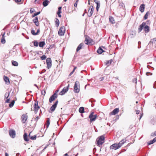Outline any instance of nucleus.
I'll list each match as a JSON object with an SVG mask.
<instances>
[{"instance_id":"2eb2a0df","label":"nucleus","mask_w":156,"mask_h":156,"mask_svg":"<svg viewBox=\"0 0 156 156\" xmlns=\"http://www.w3.org/2000/svg\"><path fill=\"white\" fill-rule=\"evenodd\" d=\"M145 23L143 22L140 26L139 28H138L139 32H140L142 30L144 27L145 26Z\"/></svg>"},{"instance_id":"9b49d317","label":"nucleus","mask_w":156,"mask_h":156,"mask_svg":"<svg viewBox=\"0 0 156 156\" xmlns=\"http://www.w3.org/2000/svg\"><path fill=\"white\" fill-rule=\"evenodd\" d=\"M56 98L57 94L55 93L50 97L49 99V102L51 103L52 101L54 100Z\"/></svg>"},{"instance_id":"ddd939ff","label":"nucleus","mask_w":156,"mask_h":156,"mask_svg":"<svg viewBox=\"0 0 156 156\" xmlns=\"http://www.w3.org/2000/svg\"><path fill=\"white\" fill-rule=\"evenodd\" d=\"M27 119V116L26 114H23L22 116V122L24 123L26 121Z\"/></svg>"},{"instance_id":"412c9836","label":"nucleus","mask_w":156,"mask_h":156,"mask_svg":"<svg viewBox=\"0 0 156 156\" xmlns=\"http://www.w3.org/2000/svg\"><path fill=\"white\" fill-rule=\"evenodd\" d=\"M4 81H5V83H10V82L9 80V79L7 77L4 76Z\"/></svg>"},{"instance_id":"7c9ffc66","label":"nucleus","mask_w":156,"mask_h":156,"mask_svg":"<svg viewBox=\"0 0 156 156\" xmlns=\"http://www.w3.org/2000/svg\"><path fill=\"white\" fill-rule=\"evenodd\" d=\"M112 61V60L111 59L110 60L106 61L105 63L106 65H108V66H109L111 64Z\"/></svg>"},{"instance_id":"9d476101","label":"nucleus","mask_w":156,"mask_h":156,"mask_svg":"<svg viewBox=\"0 0 156 156\" xmlns=\"http://www.w3.org/2000/svg\"><path fill=\"white\" fill-rule=\"evenodd\" d=\"M119 112V109L118 108H115L112 112L109 113L110 115H115Z\"/></svg>"},{"instance_id":"f3484780","label":"nucleus","mask_w":156,"mask_h":156,"mask_svg":"<svg viewBox=\"0 0 156 156\" xmlns=\"http://www.w3.org/2000/svg\"><path fill=\"white\" fill-rule=\"evenodd\" d=\"M145 8V5L144 4H142L140 7V10L141 12H143L144 11Z\"/></svg>"},{"instance_id":"f8f14e48","label":"nucleus","mask_w":156,"mask_h":156,"mask_svg":"<svg viewBox=\"0 0 156 156\" xmlns=\"http://www.w3.org/2000/svg\"><path fill=\"white\" fill-rule=\"evenodd\" d=\"M58 103V101H56L54 104L51 107L50 110L52 112H53L55 110Z\"/></svg>"},{"instance_id":"3c124183","label":"nucleus","mask_w":156,"mask_h":156,"mask_svg":"<svg viewBox=\"0 0 156 156\" xmlns=\"http://www.w3.org/2000/svg\"><path fill=\"white\" fill-rule=\"evenodd\" d=\"M16 2L17 3H19L21 1V0H15Z\"/></svg>"},{"instance_id":"6e6552de","label":"nucleus","mask_w":156,"mask_h":156,"mask_svg":"<svg viewBox=\"0 0 156 156\" xmlns=\"http://www.w3.org/2000/svg\"><path fill=\"white\" fill-rule=\"evenodd\" d=\"M46 63L47 65V68L49 69L51 66V58H48L46 59Z\"/></svg>"},{"instance_id":"a18cd8bd","label":"nucleus","mask_w":156,"mask_h":156,"mask_svg":"<svg viewBox=\"0 0 156 156\" xmlns=\"http://www.w3.org/2000/svg\"><path fill=\"white\" fill-rule=\"evenodd\" d=\"M133 83H135L136 84L137 82V79L136 78L134 79L133 80Z\"/></svg>"},{"instance_id":"338daca9","label":"nucleus","mask_w":156,"mask_h":156,"mask_svg":"<svg viewBox=\"0 0 156 156\" xmlns=\"http://www.w3.org/2000/svg\"><path fill=\"white\" fill-rule=\"evenodd\" d=\"M20 154L19 153H18L16 154V156H19Z\"/></svg>"},{"instance_id":"603ef678","label":"nucleus","mask_w":156,"mask_h":156,"mask_svg":"<svg viewBox=\"0 0 156 156\" xmlns=\"http://www.w3.org/2000/svg\"><path fill=\"white\" fill-rule=\"evenodd\" d=\"M75 70H73L70 73L69 76H71V75H72L73 73L74 72Z\"/></svg>"},{"instance_id":"5701e85b","label":"nucleus","mask_w":156,"mask_h":156,"mask_svg":"<svg viewBox=\"0 0 156 156\" xmlns=\"http://www.w3.org/2000/svg\"><path fill=\"white\" fill-rule=\"evenodd\" d=\"M83 45V43H81L80 44L77 48L76 51H78L79 50L81 49Z\"/></svg>"},{"instance_id":"c03bdc74","label":"nucleus","mask_w":156,"mask_h":156,"mask_svg":"<svg viewBox=\"0 0 156 156\" xmlns=\"http://www.w3.org/2000/svg\"><path fill=\"white\" fill-rule=\"evenodd\" d=\"M40 13V12H37L34 14L33 15V17H34L38 15H39Z\"/></svg>"},{"instance_id":"aec40b11","label":"nucleus","mask_w":156,"mask_h":156,"mask_svg":"<svg viewBox=\"0 0 156 156\" xmlns=\"http://www.w3.org/2000/svg\"><path fill=\"white\" fill-rule=\"evenodd\" d=\"M144 30L145 32L148 33L149 31V27L147 25L144 26Z\"/></svg>"},{"instance_id":"a211bd4d","label":"nucleus","mask_w":156,"mask_h":156,"mask_svg":"<svg viewBox=\"0 0 156 156\" xmlns=\"http://www.w3.org/2000/svg\"><path fill=\"white\" fill-rule=\"evenodd\" d=\"M126 140L125 139H123L121 141H120L118 144L119 146L120 147H121L122 145L124 144L126 142Z\"/></svg>"},{"instance_id":"49530a36","label":"nucleus","mask_w":156,"mask_h":156,"mask_svg":"<svg viewBox=\"0 0 156 156\" xmlns=\"http://www.w3.org/2000/svg\"><path fill=\"white\" fill-rule=\"evenodd\" d=\"M156 136V131H155L154 132L152 133H151V136Z\"/></svg>"},{"instance_id":"13d9d810","label":"nucleus","mask_w":156,"mask_h":156,"mask_svg":"<svg viewBox=\"0 0 156 156\" xmlns=\"http://www.w3.org/2000/svg\"><path fill=\"white\" fill-rule=\"evenodd\" d=\"M61 12H62L61 10H58L57 13L58 14H60Z\"/></svg>"},{"instance_id":"4d7b16f0","label":"nucleus","mask_w":156,"mask_h":156,"mask_svg":"<svg viewBox=\"0 0 156 156\" xmlns=\"http://www.w3.org/2000/svg\"><path fill=\"white\" fill-rule=\"evenodd\" d=\"M39 119V118H38V116H37V117H36V118L35 119V120L36 121H37L38 120V119Z\"/></svg>"},{"instance_id":"09e8293b","label":"nucleus","mask_w":156,"mask_h":156,"mask_svg":"<svg viewBox=\"0 0 156 156\" xmlns=\"http://www.w3.org/2000/svg\"><path fill=\"white\" fill-rule=\"evenodd\" d=\"M78 2V0H77L75 3L74 4V6L75 7H77V2Z\"/></svg>"},{"instance_id":"e433bc0d","label":"nucleus","mask_w":156,"mask_h":156,"mask_svg":"<svg viewBox=\"0 0 156 156\" xmlns=\"http://www.w3.org/2000/svg\"><path fill=\"white\" fill-rule=\"evenodd\" d=\"M9 95V92H7L5 93V98H7Z\"/></svg>"},{"instance_id":"ea45409f","label":"nucleus","mask_w":156,"mask_h":156,"mask_svg":"<svg viewBox=\"0 0 156 156\" xmlns=\"http://www.w3.org/2000/svg\"><path fill=\"white\" fill-rule=\"evenodd\" d=\"M36 136L35 135L31 136V137H30V139L32 140H35L36 139Z\"/></svg>"},{"instance_id":"680f3d73","label":"nucleus","mask_w":156,"mask_h":156,"mask_svg":"<svg viewBox=\"0 0 156 156\" xmlns=\"http://www.w3.org/2000/svg\"><path fill=\"white\" fill-rule=\"evenodd\" d=\"M63 156H68V155L67 153H66L64 154Z\"/></svg>"},{"instance_id":"8fccbe9b","label":"nucleus","mask_w":156,"mask_h":156,"mask_svg":"<svg viewBox=\"0 0 156 156\" xmlns=\"http://www.w3.org/2000/svg\"><path fill=\"white\" fill-rule=\"evenodd\" d=\"M34 9L31 8L30 9V12L31 13H33L34 12Z\"/></svg>"},{"instance_id":"c756f323","label":"nucleus","mask_w":156,"mask_h":156,"mask_svg":"<svg viewBox=\"0 0 156 156\" xmlns=\"http://www.w3.org/2000/svg\"><path fill=\"white\" fill-rule=\"evenodd\" d=\"M79 112L81 113H82L84 112V108L83 107H80L79 110Z\"/></svg>"},{"instance_id":"6ab92c4d","label":"nucleus","mask_w":156,"mask_h":156,"mask_svg":"<svg viewBox=\"0 0 156 156\" xmlns=\"http://www.w3.org/2000/svg\"><path fill=\"white\" fill-rule=\"evenodd\" d=\"M156 141V137H155L153 140H150L148 142V144L150 145L151 144Z\"/></svg>"},{"instance_id":"393cba45","label":"nucleus","mask_w":156,"mask_h":156,"mask_svg":"<svg viewBox=\"0 0 156 156\" xmlns=\"http://www.w3.org/2000/svg\"><path fill=\"white\" fill-rule=\"evenodd\" d=\"M45 43L44 41H41L40 42L39 44V46L40 47L43 48L44 46L45 45Z\"/></svg>"},{"instance_id":"774afa93","label":"nucleus","mask_w":156,"mask_h":156,"mask_svg":"<svg viewBox=\"0 0 156 156\" xmlns=\"http://www.w3.org/2000/svg\"><path fill=\"white\" fill-rule=\"evenodd\" d=\"M154 41H156V38H154L153 39Z\"/></svg>"},{"instance_id":"69168bd1","label":"nucleus","mask_w":156,"mask_h":156,"mask_svg":"<svg viewBox=\"0 0 156 156\" xmlns=\"http://www.w3.org/2000/svg\"><path fill=\"white\" fill-rule=\"evenodd\" d=\"M76 69V67H74V68L73 69V70H74L75 71V69Z\"/></svg>"},{"instance_id":"b1692460","label":"nucleus","mask_w":156,"mask_h":156,"mask_svg":"<svg viewBox=\"0 0 156 156\" xmlns=\"http://www.w3.org/2000/svg\"><path fill=\"white\" fill-rule=\"evenodd\" d=\"M104 50L101 47L99 48L97 51V53L99 54H101L103 52H104Z\"/></svg>"},{"instance_id":"bf43d9fd","label":"nucleus","mask_w":156,"mask_h":156,"mask_svg":"<svg viewBox=\"0 0 156 156\" xmlns=\"http://www.w3.org/2000/svg\"><path fill=\"white\" fill-rule=\"evenodd\" d=\"M40 30L39 29H38L37 30V32H36V33H37V35L38 34V33H39L40 32Z\"/></svg>"},{"instance_id":"72a5a7b5","label":"nucleus","mask_w":156,"mask_h":156,"mask_svg":"<svg viewBox=\"0 0 156 156\" xmlns=\"http://www.w3.org/2000/svg\"><path fill=\"white\" fill-rule=\"evenodd\" d=\"M14 100H13L12 101L11 103L9 104V107L10 108L12 107L14 104Z\"/></svg>"},{"instance_id":"0eeeda50","label":"nucleus","mask_w":156,"mask_h":156,"mask_svg":"<svg viewBox=\"0 0 156 156\" xmlns=\"http://www.w3.org/2000/svg\"><path fill=\"white\" fill-rule=\"evenodd\" d=\"M120 148V146L118 144H114L111 145L110 148V149H114L115 150H116L119 148Z\"/></svg>"},{"instance_id":"dca6fc26","label":"nucleus","mask_w":156,"mask_h":156,"mask_svg":"<svg viewBox=\"0 0 156 156\" xmlns=\"http://www.w3.org/2000/svg\"><path fill=\"white\" fill-rule=\"evenodd\" d=\"M33 21L36 26H39V23L38 21V19L37 17H36L33 20Z\"/></svg>"},{"instance_id":"cd10ccee","label":"nucleus","mask_w":156,"mask_h":156,"mask_svg":"<svg viewBox=\"0 0 156 156\" xmlns=\"http://www.w3.org/2000/svg\"><path fill=\"white\" fill-rule=\"evenodd\" d=\"M90 15H89V16H91L93 13V7L92 6H91L90 7Z\"/></svg>"},{"instance_id":"f704fd0d","label":"nucleus","mask_w":156,"mask_h":156,"mask_svg":"<svg viewBox=\"0 0 156 156\" xmlns=\"http://www.w3.org/2000/svg\"><path fill=\"white\" fill-rule=\"evenodd\" d=\"M49 124H50V119L49 118H48L47 121V123H46L47 128H48V127Z\"/></svg>"},{"instance_id":"7ed1b4c3","label":"nucleus","mask_w":156,"mask_h":156,"mask_svg":"<svg viewBox=\"0 0 156 156\" xmlns=\"http://www.w3.org/2000/svg\"><path fill=\"white\" fill-rule=\"evenodd\" d=\"M94 112H92L89 115V118L90 119V123L94 121L97 117V115H94Z\"/></svg>"},{"instance_id":"2f4dec72","label":"nucleus","mask_w":156,"mask_h":156,"mask_svg":"<svg viewBox=\"0 0 156 156\" xmlns=\"http://www.w3.org/2000/svg\"><path fill=\"white\" fill-rule=\"evenodd\" d=\"M55 23H56V27H58L59 26V20L58 19H56V20H55Z\"/></svg>"},{"instance_id":"bb28decb","label":"nucleus","mask_w":156,"mask_h":156,"mask_svg":"<svg viewBox=\"0 0 156 156\" xmlns=\"http://www.w3.org/2000/svg\"><path fill=\"white\" fill-rule=\"evenodd\" d=\"M49 2L48 0H46L43 2V5L44 6H46L48 4Z\"/></svg>"},{"instance_id":"de8ad7c7","label":"nucleus","mask_w":156,"mask_h":156,"mask_svg":"<svg viewBox=\"0 0 156 156\" xmlns=\"http://www.w3.org/2000/svg\"><path fill=\"white\" fill-rule=\"evenodd\" d=\"M45 93H46V92L44 91V90L41 91V94L42 95H43L44 96V95H45Z\"/></svg>"},{"instance_id":"79ce46f5","label":"nucleus","mask_w":156,"mask_h":156,"mask_svg":"<svg viewBox=\"0 0 156 156\" xmlns=\"http://www.w3.org/2000/svg\"><path fill=\"white\" fill-rule=\"evenodd\" d=\"M34 45L36 47H37L38 44V43L37 41H34Z\"/></svg>"},{"instance_id":"e2e57ef3","label":"nucleus","mask_w":156,"mask_h":156,"mask_svg":"<svg viewBox=\"0 0 156 156\" xmlns=\"http://www.w3.org/2000/svg\"><path fill=\"white\" fill-rule=\"evenodd\" d=\"M5 156H9L8 154L7 153H5Z\"/></svg>"},{"instance_id":"4c0bfd02","label":"nucleus","mask_w":156,"mask_h":156,"mask_svg":"<svg viewBox=\"0 0 156 156\" xmlns=\"http://www.w3.org/2000/svg\"><path fill=\"white\" fill-rule=\"evenodd\" d=\"M148 14H149V13L148 12L146 13L144 17V19L146 20L147 18Z\"/></svg>"},{"instance_id":"a878e982","label":"nucleus","mask_w":156,"mask_h":156,"mask_svg":"<svg viewBox=\"0 0 156 156\" xmlns=\"http://www.w3.org/2000/svg\"><path fill=\"white\" fill-rule=\"evenodd\" d=\"M109 21L112 23H115V21L114 20V18L112 16H110L109 18Z\"/></svg>"},{"instance_id":"5fc2aeb1","label":"nucleus","mask_w":156,"mask_h":156,"mask_svg":"<svg viewBox=\"0 0 156 156\" xmlns=\"http://www.w3.org/2000/svg\"><path fill=\"white\" fill-rule=\"evenodd\" d=\"M40 0H35V3H37L39 2Z\"/></svg>"},{"instance_id":"c9c22d12","label":"nucleus","mask_w":156,"mask_h":156,"mask_svg":"<svg viewBox=\"0 0 156 156\" xmlns=\"http://www.w3.org/2000/svg\"><path fill=\"white\" fill-rule=\"evenodd\" d=\"M97 4V7H96V9L97 11H98L99 8L100 7V3L98 2H96Z\"/></svg>"},{"instance_id":"a19ab883","label":"nucleus","mask_w":156,"mask_h":156,"mask_svg":"<svg viewBox=\"0 0 156 156\" xmlns=\"http://www.w3.org/2000/svg\"><path fill=\"white\" fill-rule=\"evenodd\" d=\"M46 58V56L45 55H43L41 57V58L42 60L45 59Z\"/></svg>"},{"instance_id":"473e14b6","label":"nucleus","mask_w":156,"mask_h":156,"mask_svg":"<svg viewBox=\"0 0 156 156\" xmlns=\"http://www.w3.org/2000/svg\"><path fill=\"white\" fill-rule=\"evenodd\" d=\"M12 64L13 65L15 66H17L18 65V62L15 61H12Z\"/></svg>"},{"instance_id":"052dcab7","label":"nucleus","mask_w":156,"mask_h":156,"mask_svg":"<svg viewBox=\"0 0 156 156\" xmlns=\"http://www.w3.org/2000/svg\"><path fill=\"white\" fill-rule=\"evenodd\" d=\"M62 9V7H59L58 8V10H61Z\"/></svg>"},{"instance_id":"6e6d98bb","label":"nucleus","mask_w":156,"mask_h":156,"mask_svg":"<svg viewBox=\"0 0 156 156\" xmlns=\"http://www.w3.org/2000/svg\"><path fill=\"white\" fill-rule=\"evenodd\" d=\"M136 113L137 114H138L140 113V111H139V110H136Z\"/></svg>"},{"instance_id":"1a4fd4ad","label":"nucleus","mask_w":156,"mask_h":156,"mask_svg":"<svg viewBox=\"0 0 156 156\" xmlns=\"http://www.w3.org/2000/svg\"><path fill=\"white\" fill-rule=\"evenodd\" d=\"M10 136L12 138H14L15 137V131L13 129L9 130V131Z\"/></svg>"},{"instance_id":"c85d7f7f","label":"nucleus","mask_w":156,"mask_h":156,"mask_svg":"<svg viewBox=\"0 0 156 156\" xmlns=\"http://www.w3.org/2000/svg\"><path fill=\"white\" fill-rule=\"evenodd\" d=\"M23 138L24 140L26 141H29V139L27 138V135L26 133H24L23 135Z\"/></svg>"},{"instance_id":"4468645a","label":"nucleus","mask_w":156,"mask_h":156,"mask_svg":"<svg viewBox=\"0 0 156 156\" xmlns=\"http://www.w3.org/2000/svg\"><path fill=\"white\" fill-rule=\"evenodd\" d=\"M5 33H4L3 34H2V33L1 35L2 36V37L1 41V42L3 44H5Z\"/></svg>"},{"instance_id":"f03ea898","label":"nucleus","mask_w":156,"mask_h":156,"mask_svg":"<svg viewBox=\"0 0 156 156\" xmlns=\"http://www.w3.org/2000/svg\"><path fill=\"white\" fill-rule=\"evenodd\" d=\"M80 83L78 81H76L75 82L74 87V92L76 93H78L80 90Z\"/></svg>"},{"instance_id":"20e7f679","label":"nucleus","mask_w":156,"mask_h":156,"mask_svg":"<svg viewBox=\"0 0 156 156\" xmlns=\"http://www.w3.org/2000/svg\"><path fill=\"white\" fill-rule=\"evenodd\" d=\"M65 31V28L64 26L61 27L58 32V34L60 36H62L64 35Z\"/></svg>"},{"instance_id":"864d4df0","label":"nucleus","mask_w":156,"mask_h":156,"mask_svg":"<svg viewBox=\"0 0 156 156\" xmlns=\"http://www.w3.org/2000/svg\"><path fill=\"white\" fill-rule=\"evenodd\" d=\"M9 101H10V100L9 99H7L6 101H5V102L6 103H8L9 102Z\"/></svg>"},{"instance_id":"4be33fe9","label":"nucleus","mask_w":156,"mask_h":156,"mask_svg":"<svg viewBox=\"0 0 156 156\" xmlns=\"http://www.w3.org/2000/svg\"><path fill=\"white\" fill-rule=\"evenodd\" d=\"M90 38L88 39L86 38L85 41V43L87 44H89L91 43V42L90 41Z\"/></svg>"},{"instance_id":"39448f33","label":"nucleus","mask_w":156,"mask_h":156,"mask_svg":"<svg viewBox=\"0 0 156 156\" xmlns=\"http://www.w3.org/2000/svg\"><path fill=\"white\" fill-rule=\"evenodd\" d=\"M69 84L66 87H64L62 91H61L59 94L60 95H62L64 94L65 93L67 92L69 90Z\"/></svg>"},{"instance_id":"58836bf2","label":"nucleus","mask_w":156,"mask_h":156,"mask_svg":"<svg viewBox=\"0 0 156 156\" xmlns=\"http://www.w3.org/2000/svg\"><path fill=\"white\" fill-rule=\"evenodd\" d=\"M135 35L136 33L135 32L132 31L130 33V36L132 37H133V36H135Z\"/></svg>"},{"instance_id":"37998d69","label":"nucleus","mask_w":156,"mask_h":156,"mask_svg":"<svg viewBox=\"0 0 156 156\" xmlns=\"http://www.w3.org/2000/svg\"><path fill=\"white\" fill-rule=\"evenodd\" d=\"M31 33L33 35H37V33H35V31L34 30H31Z\"/></svg>"},{"instance_id":"423d86ee","label":"nucleus","mask_w":156,"mask_h":156,"mask_svg":"<svg viewBox=\"0 0 156 156\" xmlns=\"http://www.w3.org/2000/svg\"><path fill=\"white\" fill-rule=\"evenodd\" d=\"M34 111L35 113H37L40 108V107L38 106V104L37 101L35 102L34 103Z\"/></svg>"},{"instance_id":"f257e3e1","label":"nucleus","mask_w":156,"mask_h":156,"mask_svg":"<svg viewBox=\"0 0 156 156\" xmlns=\"http://www.w3.org/2000/svg\"><path fill=\"white\" fill-rule=\"evenodd\" d=\"M105 137L103 136H101L98 138L96 140V143L98 146H100L104 142Z\"/></svg>"},{"instance_id":"0e129e2a","label":"nucleus","mask_w":156,"mask_h":156,"mask_svg":"<svg viewBox=\"0 0 156 156\" xmlns=\"http://www.w3.org/2000/svg\"><path fill=\"white\" fill-rule=\"evenodd\" d=\"M58 16L60 17H61V15H60V14H58Z\"/></svg>"}]
</instances>
